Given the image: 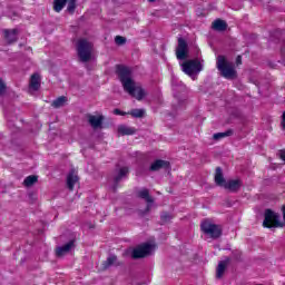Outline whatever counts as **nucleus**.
I'll use <instances>...</instances> for the list:
<instances>
[{"mask_svg":"<svg viewBox=\"0 0 285 285\" xmlns=\"http://www.w3.org/2000/svg\"><path fill=\"white\" fill-rule=\"evenodd\" d=\"M235 135V130L233 129H227L225 132H216L213 135V139L215 141H219L222 139H225V137H233Z\"/></svg>","mask_w":285,"mask_h":285,"instance_id":"nucleus-23","label":"nucleus"},{"mask_svg":"<svg viewBox=\"0 0 285 285\" xmlns=\"http://www.w3.org/2000/svg\"><path fill=\"white\" fill-rule=\"evenodd\" d=\"M38 181V177L35 175L28 176L24 180L23 184L24 186H27L28 188H30V186H35V184H37Z\"/></svg>","mask_w":285,"mask_h":285,"instance_id":"nucleus-27","label":"nucleus"},{"mask_svg":"<svg viewBox=\"0 0 285 285\" xmlns=\"http://www.w3.org/2000/svg\"><path fill=\"white\" fill-rule=\"evenodd\" d=\"M279 157L285 161V149L279 151Z\"/></svg>","mask_w":285,"mask_h":285,"instance_id":"nucleus-33","label":"nucleus"},{"mask_svg":"<svg viewBox=\"0 0 285 285\" xmlns=\"http://www.w3.org/2000/svg\"><path fill=\"white\" fill-rule=\"evenodd\" d=\"M176 57L180 61L188 58V42L184 38L178 39V46L176 48Z\"/></svg>","mask_w":285,"mask_h":285,"instance_id":"nucleus-8","label":"nucleus"},{"mask_svg":"<svg viewBox=\"0 0 285 285\" xmlns=\"http://www.w3.org/2000/svg\"><path fill=\"white\" fill-rule=\"evenodd\" d=\"M263 226L264 228H282L284 227V223H282L279 214L272 209H266Z\"/></svg>","mask_w":285,"mask_h":285,"instance_id":"nucleus-4","label":"nucleus"},{"mask_svg":"<svg viewBox=\"0 0 285 285\" xmlns=\"http://www.w3.org/2000/svg\"><path fill=\"white\" fill-rule=\"evenodd\" d=\"M282 124H285V111L283 112V120Z\"/></svg>","mask_w":285,"mask_h":285,"instance_id":"nucleus-35","label":"nucleus"},{"mask_svg":"<svg viewBox=\"0 0 285 285\" xmlns=\"http://www.w3.org/2000/svg\"><path fill=\"white\" fill-rule=\"evenodd\" d=\"M212 28L214 30H216L217 32H224V30H226V28H228V24L226 23V21H224L222 19H217L213 22Z\"/></svg>","mask_w":285,"mask_h":285,"instance_id":"nucleus-20","label":"nucleus"},{"mask_svg":"<svg viewBox=\"0 0 285 285\" xmlns=\"http://www.w3.org/2000/svg\"><path fill=\"white\" fill-rule=\"evenodd\" d=\"M155 250V245L150 243H144L140 246L134 248L131 252L132 259H142L144 257H148V255H153Z\"/></svg>","mask_w":285,"mask_h":285,"instance_id":"nucleus-5","label":"nucleus"},{"mask_svg":"<svg viewBox=\"0 0 285 285\" xmlns=\"http://www.w3.org/2000/svg\"><path fill=\"white\" fill-rule=\"evenodd\" d=\"M236 63H237V66H242V56H238L236 58Z\"/></svg>","mask_w":285,"mask_h":285,"instance_id":"nucleus-34","label":"nucleus"},{"mask_svg":"<svg viewBox=\"0 0 285 285\" xmlns=\"http://www.w3.org/2000/svg\"><path fill=\"white\" fill-rule=\"evenodd\" d=\"M283 129L285 130V122H282Z\"/></svg>","mask_w":285,"mask_h":285,"instance_id":"nucleus-36","label":"nucleus"},{"mask_svg":"<svg viewBox=\"0 0 285 285\" xmlns=\"http://www.w3.org/2000/svg\"><path fill=\"white\" fill-rule=\"evenodd\" d=\"M226 178H224V173L222 171V167H217L215 171V184L216 186H220L224 188L226 185Z\"/></svg>","mask_w":285,"mask_h":285,"instance_id":"nucleus-15","label":"nucleus"},{"mask_svg":"<svg viewBox=\"0 0 285 285\" xmlns=\"http://www.w3.org/2000/svg\"><path fill=\"white\" fill-rule=\"evenodd\" d=\"M18 30L13 29V30H4V38L7 39L8 43H14V41H17V35H18Z\"/></svg>","mask_w":285,"mask_h":285,"instance_id":"nucleus-21","label":"nucleus"},{"mask_svg":"<svg viewBox=\"0 0 285 285\" xmlns=\"http://www.w3.org/2000/svg\"><path fill=\"white\" fill-rule=\"evenodd\" d=\"M128 177V167H121L118 169L116 176L114 177L115 184H119L121 179H126Z\"/></svg>","mask_w":285,"mask_h":285,"instance_id":"nucleus-19","label":"nucleus"},{"mask_svg":"<svg viewBox=\"0 0 285 285\" xmlns=\"http://www.w3.org/2000/svg\"><path fill=\"white\" fill-rule=\"evenodd\" d=\"M77 52L80 61H82V63H87V61H90L92 57V42L86 39L78 40Z\"/></svg>","mask_w":285,"mask_h":285,"instance_id":"nucleus-3","label":"nucleus"},{"mask_svg":"<svg viewBox=\"0 0 285 285\" xmlns=\"http://www.w3.org/2000/svg\"><path fill=\"white\" fill-rule=\"evenodd\" d=\"M167 168H170V163L166 161V160H161V159H157L155 160L150 167H149V170L151 173H157L161 169H165L167 170Z\"/></svg>","mask_w":285,"mask_h":285,"instance_id":"nucleus-10","label":"nucleus"},{"mask_svg":"<svg viewBox=\"0 0 285 285\" xmlns=\"http://www.w3.org/2000/svg\"><path fill=\"white\" fill-rule=\"evenodd\" d=\"M88 124L94 128V130H97L104 126V116H95V115H87Z\"/></svg>","mask_w":285,"mask_h":285,"instance_id":"nucleus-9","label":"nucleus"},{"mask_svg":"<svg viewBox=\"0 0 285 285\" xmlns=\"http://www.w3.org/2000/svg\"><path fill=\"white\" fill-rule=\"evenodd\" d=\"M67 101H68V98L66 96H60L52 101L51 106L53 108H63Z\"/></svg>","mask_w":285,"mask_h":285,"instance_id":"nucleus-24","label":"nucleus"},{"mask_svg":"<svg viewBox=\"0 0 285 285\" xmlns=\"http://www.w3.org/2000/svg\"><path fill=\"white\" fill-rule=\"evenodd\" d=\"M230 264V257H226L224 261H220L218 263V266L216 268V277L217 279H222L224 277V273H226V268Z\"/></svg>","mask_w":285,"mask_h":285,"instance_id":"nucleus-11","label":"nucleus"},{"mask_svg":"<svg viewBox=\"0 0 285 285\" xmlns=\"http://www.w3.org/2000/svg\"><path fill=\"white\" fill-rule=\"evenodd\" d=\"M127 115H131V117H134L136 119H141V117H144V115H146V110L145 109H132L131 111L127 112Z\"/></svg>","mask_w":285,"mask_h":285,"instance_id":"nucleus-26","label":"nucleus"},{"mask_svg":"<svg viewBox=\"0 0 285 285\" xmlns=\"http://www.w3.org/2000/svg\"><path fill=\"white\" fill-rule=\"evenodd\" d=\"M138 197H140V199H145V202H147V210H150V204H153L155 200L153 199V197L150 196V191L146 188L141 189L140 191H138Z\"/></svg>","mask_w":285,"mask_h":285,"instance_id":"nucleus-16","label":"nucleus"},{"mask_svg":"<svg viewBox=\"0 0 285 285\" xmlns=\"http://www.w3.org/2000/svg\"><path fill=\"white\" fill-rule=\"evenodd\" d=\"M67 11H69L70 14H75V10H77V0H67Z\"/></svg>","mask_w":285,"mask_h":285,"instance_id":"nucleus-28","label":"nucleus"},{"mask_svg":"<svg viewBox=\"0 0 285 285\" xmlns=\"http://www.w3.org/2000/svg\"><path fill=\"white\" fill-rule=\"evenodd\" d=\"M114 115H120V116H125V115H127L126 112H124V111H121L120 109H115L114 110Z\"/></svg>","mask_w":285,"mask_h":285,"instance_id":"nucleus-32","label":"nucleus"},{"mask_svg":"<svg viewBox=\"0 0 285 285\" xmlns=\"http://www.w3.org/2000/svg\"><path fill=\"white\" fill-rule=\"evenodd\" d=\"M6 92V82L0 79V95H3Z\"/></svg>","mask_w":285,"mask_h":285,"instance_id":"nucleus-31","label":"nucleus"},{"mask_svg":"<svg viewBox=\"0 0 285 285\" xmlns=\"http://www.w3.org/2000/svg\"><path fill=\"white\" fill-rule=\"evenodd\" d=\"M225 190H229V193H237L242 188V180L239 179H232L225 183L224 186Z\"/></svg>","mask_w":285,"mask_h":285,"instance_id":"nucleus-13","label":"nucleus"},{"mask_svg":"<svg viewBox=\"0 0 285 285\" xmlns=\"http://www.w3.org/2000/svg\"><path fill=\"white\" fill-rule=\"evenodd\" d=\"M66 3H68V0H55L53 1V10L56 12H61L63 8H66Z\"/></svg>","mask_w":285,"mask_h":285,"instance_id":"nucleus-25","label":"nucleus"},{"mask_svg":"<svg viewBox=\"0 0 285 285\" xmlns=\"http://www.w3.org/2000/svg\"><path fill=\"white\" fill-rule=\"evenodd\" d=\"M118 132H119V135H122V136L135 135V132H137V129H135V127L120 125V126H118Z\"/></svg>","mask_w":285,"mask_h":285,"instance_id":"nucleus-22","label":"nucleus"},{"mask_svg":"<svg viewBox=\"0 0 285 285\" xmlns=\"http://www.w3.org/2000/svg\"><path fill=\"white\" fill-rule=\"evenodd\" d=\"M216 68L225 79H237V70H235V63L228 61V59H226L224 56L217 57Z\"/></svg>","mask_w":285,"mask_h":285,"instance_id":"nucleus-2","label":"nucleus"},{"mask_svg":"<svg viewBox=\"0 0 285 285\" xmlns=\"http://www.w3.org/2000/svg\"><path fill=\"white\" fill-rule=\"evenodd\" d=\"M110 266H121V263L116 255H109L108 258L102 263V268L107 271Z\"/></svg>","mask_w":285,"mask_h":285,"instance_id":"nucleus-14","label":"nucleus"},{"mask_svg":"<svg viewBox=\"0 0 285 285\" xmlns=\"http://www.w3.org/2000/svg\"><path fill=\"white\" fill-rule=\"evenodd\" d=\"M72 248H75V240H70L69 243L57 247L56 248V255L58 257H63V255H68V253H70V250H72Z\"/></svg>","mask_w":285,"mask_h":285,"instance_id":"nucleus-12","label":"nucleus"},{"mask_svg":"<svg viewBox=\"0 0 285 285\" xmlns=\"http://www.w3.org/2000/svg\"><path fill=\"white\" fill-rule=\"evenodd\" d=\"M200 230H203L205 235H209L212 239H219V237H222V227L210 223L209 220H204L202 223Z\"/></svg>","mask_w":285,"mask_h":285,"instance_id":"nucleus-6","label":"nucleus"},{"mask_svg":"<svg viewBox=\"0 0 285 285\" xmlns=\"http://www.w3.org/2000/svg\"><path fill=\"white\" fill-rule=\"evenodd\" d=\"M181 68H183V72H185V75H188L189 77H193L195 72H202L203 70L202 62L197 60L185 61L181 65Z\"/></svg>","mask_w":285,"mask_h":285,"instance_id":"nucleus-7","label":"nucleus"},{"mask_svg":"<svg viewBox=\"0 0 285 285\" xmlns=\"http://www.w3.org/2000/svg\"><path fill=\"white\" fill-rule=\"evenodd\" d=\"M160 219H161L163 224H167V222H170V219H173V215H170L168 213H163L160 216Z\"/></svg>","mask_w":285,"mask_h":285,"instance_id":"nucleus-29","label":"nucleus"},{"mask_svg":"<svg viewBox=\"0 0 285 285\" xmlns=\"http://www.w3.org/2000/svg\"><path fill=\"white\" fill-rule=\"evenodd\" d=\"M116 75H118L119 81L122 83L125 92H128L130 97H135L137 101H141V99L148 95L146 89H144L140 85L135 83L130 68L124 65H118L116 67Z\"/></svg>","mask_w":285,"mask_h":285,"instance_id":"nucleus-1","label":"nucleus"},{"mask_svg":"<svg viewBox=\"0 0 285 285\" xmlns=\"http://www.w3.org/2000/svg\"><path fill=\"white\" fill-rule=\"evenodd\" d=\"M77 181H79V176L75 175V171H70L67 176V187L69 190H75Z\"/></svg>","mask_w":285,"mask_h":285,"instance_id":"nucleus-18","label":"nucleus"},{"mask_svg":"<svg viewBox=\"0 0 285 285\" xmlns=\"http://www.w3.org/2000/svg\"><path fill=\"white\" fill-rule=\"evenodd\" d=\"M29 88L31 90H39V88H41V76H39V73H33L31 76Z\"/></svg>","mask_w":285,"mask_h":285,"instance_id":"nucleus-17","label":"nucleus"},{"mask_svg":"<svg viewBox=\"0 0 285 285\" xmlns=\"http://www.w3.org/2000/svg\"><path fill=\"white\" fill-rule=\"evenodd\" d=\"M115 41L118 46H124V43H126V38L121 36H116Z\"/></svg>","mask_w":285,"mask_h":285,"instance_id":"nucleus-30","label":"nucleus"}]
</instances>
